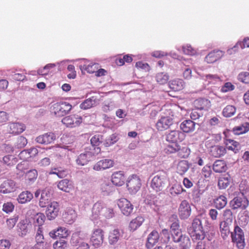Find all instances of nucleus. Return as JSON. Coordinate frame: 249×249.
<instances>
[{"label": "nucleus", "instance_id": "f257e3e1", "mask_svg": "<svg viewBox=\"0 0 249 249\" xmlns=\"http://www.w3.org/2000/svg\"><path fill=\"white\" fill-rule=\"evenodd\" d=\"M113 212L112 209L106 207L104 203L97 202L93 206L91 219L92 220L100 219L101 221L109 219L113 217Z\"/></svg>", "mask_w": 249, "mask_h": 249}, {"label": "nucleus", "instance_id": "f03ea898", "mask_svg": "<svg viewBox=\"0 0 249 249\" xmlns=\"http://www.w3.org/2000/svg\"><path fill=\"white\" fill-rule=\"evenodd\" d=\"M72 109V106L67 102H57L51 107V111L56 117H62L68 114Z\"/></svg>", "mask_w": 249, "mask_h": 249}, {"label": "nucleus", "instance_id": "7ed1b4c3", "mask_svg": "<svg viewBox=\"0 0 249 249\" xmlns=\"http://www.w3.org/2000/svg\"><path fill=\"white\" fill-rule=\"evenodd\" d=\"M141 186V179L138 176L133 174L127 178L126 187L130 194H135L140 189Z\"/></svg>", "mask_w": 249, "mask_h": 249}, {"label": "nucleus", "instance_id": "20e7f679", "mask_svg": "<svg viewBox=\"0 0 249 249\" xmlns=\"http://www.w3.org/2000/svg\"><path fill=\"white\" fill-rule=\"evenodd\" d=\"M86 235L81 232L72 234L71 242L73 246H78L76 249H89V244L85 241Z\"/></svg>", "mask_w": 249, "mask_h": 249}, {"label": "nucleus", "instance_id": "39448f33", "mask_svg": "<svg viewBox=\"0 0 249 249\" xmlns=\"http://www.w3.org/2000/svg\"><path fill=\"white\" fill-rule=\"evenodd\" d=\"M61 122L67 127L73 128L81 124L82 122V118L79 115L73 114L64 117Z\"/></svg>", "mask_w": 249, "mask_h": 249}, {"label": "nucleus", "instance_id": "423d86ee", "mask_svg": "<svg viewBox=\"0 0 249 249\" xmlns=\"http://www.w3.org/2000/svg\"><path fill=\"white\" fill-rule=\"evenodd\" d=\"M185 138L184 134L179 130H174L166 132V140L167 142L177 143L182 142Z\"/></svg>", "mask_w": 249, "mask_h": 249}, {"label": "nucleus", "instance_id": "0eeeda50", "mask_svg": "<svg viewBox=\"0 0 249 249\" xmlns=\"http://www.w3.org/2000/svg\"><path fill=\"white\" fill-rule=\"evenodd\" d=\"M234 234L232 235V241L236 243L239 249H243L245 247V239L242 229L238 226L234 228Z\"/></svg>", "mask_w": 249, "mask_h": 249}, {"label": "nucleus", "instance_id": "6e6552de", "mask_svg": "<svg viewBox=\"0 0 249 249\" xmlns=\"http://www.w3.org/2000/svg\"><path fill=\"white\" fill-rule=\"evenodd\" d=\"M117 204L124 215L128 216L132 213L133 205L127 199L124 198H121L118 200Z\"/></svg>", "mask_w": 249, "mask_h": 249}, {"label": "nucleus", "instance_id": "1a4fd4ad", "mask_svg": "<svg viewBox=\"0 0 249 249\" xmlns=\"http://www.w3.org/2000/svg\"><path fill=\"white\" fill-rule=\"evenodd\" d=\"M26 129L24 124L19 122H10L7 125L6 130L9 134L18 135L22 133Z\"/></svg>", "mask_w": 249, "mask_h": 249}, {"label": "nucleus", "instance_id": "9d476101", "mask_svg": "<svg viewBox=\"0 0 249 249\" xmlns=\"http://www.w3.org/2000/svg\"><path fill=\"white\" fill-rule=\"evenodd\" d=\"M46 216L48 219L51 220L56 217L59 211V205L56 201H52L47 205Z\"/></svg>", "mask_w": 249, "mask_h": 249}, {"label": "nucleus", "instance_id": "9b49d317", "mask_svg": "<svg viewBox=\"0 0 249 249\" xmlns=\"http://www.w3.org/2000/svg\"><path fill=\"white\" fill-rule=\"evenodd\" d=\"M104 240V233L103 231L100 229L95 230L92 234L90 238V242L92 246L95 248H98L101 246Z\"/></svg>", "mask_w": 249, "mask_h": 249}, {"label": "nucleus", "instance_id": "f8f14e48", "mask_svg": "<svg viewBox=\"0 0 249 249\" xmlns=\"http://www.w3.org/2000/svg\"><path fill=\"white\" fill-rule=\"evenodd\" d=\"M114 165V160L108 159H103L93 166V169L97 171H103L112 167Z\"/></svg>", "mask_w": 249, "mask_h": 249}, {"label": "nucleus", "instance_id": "ddd939ff", "mask_svg": "<svg viewBox=\"0 0 249 249\" xmlns=\"http://www.w3.org/2000/svg\"><path fill=\"white\" fill-rule=\"evenodd\" d=\"M56 139V136L52 132H47L37 136L35 141L41 144L47 145L52 143Z\"/></svg>", "mask_w": 249, "mask_h": 249}, {"label": "nucleus", "instance_id": "4468645a", "mask_svg": "<svg viewBox=\"0 0 249 249\" xmlns=\"http://www.w3.org/2000/svg\"><path fill=\"white\" fill-rule=\"evenodd\" d=\"M18 233L19 236L24 237L29 232L32 224L28 219L20 221L18 224Z\"/></svg>", "mask_w": 249, "mask_h": 249}, {"label": "nucleus", "instance_id": "2eb2a0df", "mask_svg": "<svg viewBox=\"0 0 249 249\" xmlns=\"http://www.w3.org/2000/svg\"><path fill=\"white\" fill-rule=\"evenodd\" d=\"M191 213V206L186 200L182 201L179 205L178 208V214L180 218L187 219Z\"/></svg>", "mask_w": 249, "mask_h": 249}, {"label": "nucleus", "instance_id": "dca6fc26", "mask_svg": "<svg viewBox=\"0 0 249 249\" xmlns=\"http://www.w3.org/2000/svg\"><path fill=\"white\" fill-rule=\"evenodd\" d=\"M17 187L14 180L8 179L4 181L0 185V192L3 194H9L15 192Z\"/></svg>", "mask_w": 249, "mask_h": 249}, {"label": "nucleus", "instance_id": "f3484780", "mask_svg": "<svg viewBox=\"0 0 249 249\" xmlns=\"http://www.w3.org/2000/svg\"><path fill=\"white\" fill-rule=\"evenodd\" d=\"M233 209L241 208L245 209L249 204L247 199L243 196H237L234 197L230 202Z\"/></svg>", "mask_w": 249, "mask_h": 249}, {"label": "nucleus", "instance_id": "a211bd4d", "mask_svg": "<svg viewBox=\"0 0 249 249\" xmlns=\"http://www.w3.org/2000/svg\"><path fill=\"white\" fill-rule=\"evenodd\" d=\"M64 221L69 224H72L77 217L76 213L73 209L71 208L67 209L62 215Z\"/></svg>", "mask_w": 249, "mask_h": 249}, {"label": "nucleus", "instance_id": "6ab92c4d", "mask_svg": "<svg viewBox=\"0 0 249 249\" xmlns=\"http://www.w3.org/2000/svg\"><path fill=\"white\" fill-rule=\"evenodd\" d=\"M51 193L49 189L42 190L40 198L39 200V205L41 207L44 208L51 202Z\"/></svg>", "mask_w": 249, "mask_h": 249}, {"label": "nucleus", "instance_id": "aec40b11", "mask_svg": "<svg viewBox=\"0 0 249 249\" xmlns=\"http://www.w3.org/2000/svg\"><path fill=\"white\" fill-rule=\"evenodd\" d=\"M94 160V156L89 151H86L81 153L76 159L77 164L84 166L87 164L89 161Z\"/></svg>", "mask_w": 249, "mask_h": 249}, {"label": "nucleus", "instance_id": "412c9836", "mask_svg": "<svg viewBox=\"0 0 249 249\" xmlns=\"http://www.w3.org/2000/svg\"><path fill=\"white\" fill-rule=\"evenodd\" d=\"M112 183L117 186H121L124 184L125 178L123 171H117L113 173L111 176Z\"/></svg>", "mask_w": 249, "mask_h": 249}, {"label": "nucleus", "instance_id": "4be33fe9", "mask_svg": "<svg viewBox=\"0 0 249 249\" xmlns=\"http://www.w3.org/2000/svg\"><path fill=\"white\" fill-rule=\"evenodd\" d=\"M38 153L37 149L33 147L29 149L23 150L19 154L18 156L20 159L23 160H29L37 155Z\"/></svg>", "mask_w": 249, "mask_h": 249}, {"label": "nucleus", "instance_id": "5701e85b", "mask_svg": "<svg viewBox=\"0 0 249 249\" xmlns=\"http://www.w3.org/2000/svg\"><path fill=\"white\" fill-rule=\"evenodd\" d=\"M224 53L220 50L213 51L210 52L205 58V61L208 63H213L220 59Z\"/></svg>", "mask_w": 249, "mask_h": 249}, {"label": "nucleus", "instance_id": "b1692460", "mask_svg": "<svg viewBox=\"0 0 249 249\" xmlns=\"http://www.w3.org/2000/svg\"><path fill=\"white\" fill-rule=\"evenodd\" d=\"M57 187L59 190L68 193L73 189V186L71 181L68 179H63L58 182Z\"/></svg>", "mask_w": 249, "mask_h": 249}, {"label": "nucleus", "instance_id": "393cba45", "mask_svg": "<svg viewBox=\"0 0 249 249\" xmlns=\"http://www.w3.org/2000/svg\"><path fill=\"white\" fill-rule=\"evenodd\" d=\"M170 88L175 91H180L185 87V82L180 79H175L170 81Z\"/></svg>", "mask_w": 249, "mask_h": 249}, {"label": "nucleus", "instance_id": "a878e982", "mask_svg": "<svg viewBox=\"0 0 249 249\" xmlns=\"http://www.w3.org/2000/svg\"><path fill=\"white\" fill-rule=\"evenodd\" d=\"M99 104L98 100L94 96L84 100L80 105V107L82 109H88Z\"/></svg>", "mask_w": 249, "mask_h": 249}, {"label": "nucleus", "instance_id": "bb28decb", "mask_svg": "<svg viewBox=\"0 0 249 249\" xmlns=\"http://www.w3.org/2000/svg\"><path fill=\"white\" fill-rule=\"evenodd\" d=\"M33 198V194L30 191H25L19 194L17 200L20 204H25L30 202Z\"/></svg>", "mask_w": 249, "mask_h": 249}, {"label": "nucleus", "instance_id": "cd10ccee", "mask_svg": "<svg viewBox=\"0 0 249 249\" xmlns=\"http://www.w3.org/2000/svg\"><path fill=\"white\" fill-rule=\"evenodd\" d=\"M196 123L190 120H186L180 125V129L186 133H190L195 129Z\"/></svg>", "mask_w": 249, "mask_h": 249}, {"label": "nucleus", "instance_id": "c85d7f7f", "mask_svg": "<svg viewBox=\"0 0 249 249\" xmlns=\"http://www.w3.org/2000/svg\"><path fill=\"white\" fill-rule=\"evenodd\" d=\"M172 124V120L167 117H162L157 123V128L160 131L167 129Z\"/></svg>", "mask_w": 249, "mask_h": 249}, {"label": "nucleus", "instance_id": "c756f323", "mask_svg": "<svg viewBox=\"0 0 249 249\" xmlns=\"http://www.w3.org/2000/svg\"><path fill=\"white\" fill-rule=\"evenodd\" d=\"M49 235L53 238L57 237L60 238H65L68 236L69 233L68 230L65 228L60 227L56 231H51L49 233Z\"/></svg>", "mask_w": 249, "mask_h": 249}, {"label": "nucleus", "instance_id": "7c9ffc66", "mask_svg": "<svg viewBox=\"0 0 249 249\" xmlns=\"http://www.w3.org/2000/svg\"><path fill=\"white\" fill-rule=\"evenodd\" d=\"M226 152V148L220 145H214L212 146L210 149L211 155L215 158H219L224 155Z\"/></svg>", "mask_w": 249, "mask_h": 249}, {"label": "nucleus", "instance_id": "2f4dec72", "mask_svg": "<svg viewBox=\"0 0 249 249\" xmlns=\"http://www.w3.org/2000/svg\"><path fill=\"white\" fill-rule=\"evenodd\" d=\"M85 64L80 65L79 68L80 70L83 71V70L86 71L89 73H93L95 72L98 69V65L96 63H89V62H85Z\"/></svg>", "mask_w": 249, "mask_h": 249}, {"label": "nucleus", "instance_id": "473e14b6", "mask_svg": "<svg viewBox=\"0 0 249 249\" xmlns=\"http://www.w3.org/2000/svg\"><path fill=\"white\" fill-rule=\"evenodd\" d=\"M121 236V233L118 229H114L109 233L108 242L110 245H115L117 243Z\"/></svg>", "mask_w": 249, "mask_h": 249}, {"label": "nucleus", "instance_id": "72a5a7b5", "mask_svg": "<svg viewBox=\"0 0 249 249\" xmlns=\"http://www.w3.org/2000/svg\"><path fill=\"white\" fill-rule=\"evenodd\" d=\"M225 144L228 149L233 151L235 153L238 152L241 149L239 143L231 139L226 140Z\"/></svg>", "mask_w": 249, "mask_h": 249}, {"label": "nucleus", "instance_id": "f704fd0d", "mask_svg": "<svg viewBox=\"0 0 249 249\" xmlns=\"http://www.w3.org/2000/svg\"><path fill=\"white\" fill-rule=\"evenodd\" d=\"M144 218L142 216H137L131 221L129 225V229L131 231L136 230L143 222Z\"/></svg>", "mask_w": 249, "mask_h": 249}, {"label": "nucleus", "instance_id": "c9c22d12", "mask_svg": "<svg viewBox=\"0 0 249 249\" xmlns=\"http://www.w3.org/2000/svg\"><path fill=\"white\" fill-rule=\"evenodd\" d=\"M220 231L221 236L226 239L230 234V229L229 224L226 221H222L220 224Z\"/></svg>", "mask_w": 249, "mask_h": 249}, {"label": "nucleus", "instance_id": "e433bc0d", "mask_svg": "<svg viewBox=\"0 0 249 249\" xmlns=\"http://www.w3.org/2000/svg\"><path fill=\"white\" fill-rule=\"evenodd\" d=\"M38 176V172L36 170L34 169L27 171L25 173V179L29 183H34Z\"/></svg>", "mask_w": 249, "mask_h": 249}, {"label": "nucleus", "instance_id": "4c0bfd02", "mask_svg": "<svg viewBox=\"0 0 249 249\" xmlns=\"http://www.w3.org/2000/svg\"><path fill=\"white\" fill-rule=\"evenodd\" d=\"M213 170L215 172L221 173L226 170V164L223 160H217L213 164Z\"/></svg>", "mask_w": 249, "mask_h": 249}, {"label": "nucleus", "instance_id": "58836bf2", "mask_svg": "<svg viewBox=\"0 0 249 249\" xmlns=\"http://www.w3.org/2000/svg\"><path fill=\"white\" fill-rule=\"evenodd\" d=\"M189 168L188 162L185 160H182L178 162L177 165V172L180 175H183Z\"/></svg>", "mask_w": 249, "mask_h": 249}, {"label": "nucleus", "instance_id": "ea45409f", "mask_svg": "<svg viewBox=\"0 0 249 249\" xmlns=\"http://www.w3.org/2000/svg\"><path fill=\"white\" fill-rule=\"evenodd\" d=\"M116 107V106L114 101L111 99L105 101L103 104L102 109L105 112H108L112 110Z\"/></svg>", "mask_w": 249, "mask_h": 249}, {"label": "nucleus", "instance_id": "a19ab883", "mask_svg": "<svg viewBox=\"0 0 249 249\" xmlns=\"http://www.w3.org/2000/svg\"><path fill=\"white\" fill-rule=\"evenodd\" d=\"M190 234L194 242L196 240L203 241L205 236L203 230L192 231Z\"/></svg>", "mask_w": 249, "mask_h": 249}, {"label": "nucleus", "instance_id": "79ce46f5", "mask_svg": "<svg viewBox=\"0 0 249 249\" xmlns=\"http://www.w3.org/2000/svg\"><path fill=\"white\" fill-rule=\"evenodd\" d=\"M249 130V123H246L244 124L235 127L233 129V131L235 134L240 135L245 133Z\"/></svg>", "mask_w": 249, "mask_h": 249}, {"label": "nucleus", "instance_id": "37998d69", "mask_svg": "<svg viewBox=\"0 0 249 249\" xmlns=\"http://www.w3.org/2000/svg\"><path fill=\"white\" fill-rule=\"evenodd\" d=\"M2 162L6 165L11 167L17 163L18 159L13 155H7L3 158Z\"/></svg>", "mask_w": 249, "mask_h": 249}, {"label": "nucleus", "instance_id": "c03bdc74", "mask_svg": "<svg viewBox=\"0 0 249 249\" xmlns=\"http://www.w3.org/2000/svg\"><path fill=\"white\" fill-rule=\"evenodd\" d=\"M195 105L196 108L202 110L209 107L210 102L207 99H199L195 101Z\"/></svg>", "mask_w": 249, "mask_h": 249}, {"label": "nucleus", "instance_id": "a18cd8bd", "mask_svg": "<svg viewBox=\"0 0 249 249\" xmlns=\"http://www.w3.org/2000/svg\"><path fill=\"white\" fill-rule=\"evenodd\" d=\"M156 244V232L152 231L147 237L146 247L147 249L152 248Z\"/></svg>", "mask_w": 249, "mask_h": 249}, {"label": "nucleus", "instance_id": "49530a36", "mask_svg": "<svg viewBox=\"0 0 249 249\" xmlns=\"http://www.w3.org/2000/svg\"><path fill=\"white\" fill-rule=\"evenodd\" d=\"M227 203L226 197L223 196H220L214 201V204L216 208L221 209L224 208Z\"/></svg>", "mask_w": 249, "mask_h": 249}, {"label": "nucleus", "instance_id": "de8ad7c7", "mask_svg": "<svg viewBox=\"0 0 249 249\" xmlns=\"http://www.w3.org/2000/svg\"><path fill=\"white\" fill-rule=\"evenodd\" d=\"M101 189L106 194H109L113 192L114 187L109 181H105L101 185Z\"/></svg>", "mask_w": 249, "mask_h": 249}, {"label": "nucleus", "instance_id": "09e8293b", "mask_svg": "<svg viewBox=\"0 0 249 249\" xmlns=\"http://www.w3.org/2000/svg\"><path fill=\"white\" fill-rule=\"evenodd\" d=\"M201 77L202 79L208 81L210 83L214 84L216 82L220 80V78L217 74H207L205 75H201Z\"/></svg>", "mask_w": 249, "mask_h": 249}, {"label": "nucleus", "instance_id": "8fccbe9b", "mask_svg": "<svg viewBox=\"0 0 249 249\" xmlns=\"http://www.w3.org/2000/svg\"><path fill=\"white\" fill-rule=\"evenodd\" d=\"M236 112V108L233 106L228 105L223 110V114L225 117H230L233 115Z\"/></svg>", "mask_w": 249, "mask_h": 249}, {"label": "nucleus", "instance_id": "3c124183", "mask_svg": "<svg viewBox=\"0 0 249 249\" xmlns=\"http://www.w3.org/2000/svg\"><path fill=\"white\" fill-rule=\"evenodd\" d=\"M180 247L181 249H189L191 247V241L189 237L187 236L184 235L180 239Z\"/></svg>", "mask_w": 249, "mask_h": 249}, {"label": "nucleus", "instance_id": "603ef678", "mask_svg": "<svg viewBox=\"0 0 249 249\" xmlns=\"http://www.w3.org/2000/svg\"><path fill=\"white\" fill-rule=\"evenodd\" d=\"M169 80V75L164 72H159L157 75V82L160 85H163L167 83Z\"/></svg>", "mask_w": 249, "mask_h": 249}, {"label": "nucleus", "instance_id": "864d4df0", "mask_svg": "<svg viewBox=\"0 0 249 249\" xmlns=\"http://www.w3.org/2000/svg\"><path fill=\"white\" fill-rule=\"evenodd\" d=\"M27 143V139L23 136H20L17 138L14 144V147L18 149L22 148L24 147Z\"/></svg>", "mask_w": 249, "mask_h": 249}, {"label": "nucleus", "instance_id": "5fc2aeb1", "mask_svg": "<svg viewBox=\"0 0 249 249\" xmlns=\"http://www.w3.org/2000/svg\"><path fill=\"white\" fill-rule=\"evenodd\" d=\"M119 140L118 135L116 134H113L106 139L105 145L106 147L110 146L115 143Z\"/></svg>", "mask_w": 249, "mask_h": 249}, {"label": "nucleus", "instance_id": "6e6d98bb", "mask_svg": "<svg viewBox=\"0 0 249 249\" xmlns=\"http://www.w3.org/2000/svg\"><path fill=\"white\" fill-rule=\"evenodd\" d=\"M55 66L54 64H48L43 68L39 69L37 71V73L41 75H46L49 73V70L54 68Z\"/></svg>", "mask_w": 249, "mask_h": 249}, {"label": "nucleus", "instance_id": "4d7b16f0", "mask_svg": "<svg viewBox=\"0 0 249 249\" xmlns=\"http://www.w3.org/2000/svg\"><path fill=\"white\" fill-rule=\"evenodd\" d=\"M191 228L193 230L192 231L203 230V227L201 220L197 218H195L193 221Z\"/></svg>", "mask_w": 249, "mask_h": 249}, {"label": "nucleus", "instance_id": "13d9d810", "mask_svg": "<svg viewBox=\"0 0 249 249\" xmlns=\"http://www.w3.org/2000/svg\"><path fill=\"white\" fill-rule=\"evenodd\" d=\"M182 192V187L179 184H175L170 189V194L174 196L180 194Z\"/></svg>", "mask_w": 249, "mask_h": 249}, {"label": "nucleus", "instance_id": "bf43d9fd", "mask_svg": "<svg viewBox=\"0 0 249 249\" xmlns=\"http://www.w3.org/2000/svg\"><path fill=\"white\" fill-rule=\"evenodd\" d=\"M45 216L42 213H37L35 215L34 220V222L36 223L39 226L42 225L45 220Z\"/></svg>", "mask_w": 249, "mask_h": 249}, {"label": "nucleus", "instance_id": "052dcab7", "mask_svg": "<svg viewBox=\"0 0 249 249\" xmlns=\"http://www.w3.org/2000/svg\"><path fill=\"white\" fill-rule=\"evenodd\" d=\"M145 202L146 204L149 205L151 208L155 209L156 207V200L155 195H147L145 199Z\"/></svg>", "mask_w": 249, "mask_h": 249}, {"label": "nucleus", "instance_id": "680f3d73", "mask_svg": "<svg viewBox=\"0 0 249 249\" xmlns=\"http://www.w3.org/2000/svg\"><path fill=\"white\" fill-rule=\"evenodd\" d=\"M238 79L244 83L249 84V72L244 71L240 73Z\"/></svg>", "mask_w": 249, "mask_h": 249}, {"label": "nucleus", "instance_id": "e2e57ef3", "mask_svg": "<svg viewBox=\"0 0 249 249\" xmlns=\"http://www.w3.org/2000/svg\"><path fill=\"white\" fill-rule=\"evenodd\" d=\"M230 184V180L228 178L222 177L218 180V186L220 189H225Z\"/></svg>", "mask_w": 249, "mask_h": 249}, {"label": "nucleus", "instance_id": "0e129e2a", "mask_svg": "<svg viewBox=\"0 0 249 249\" xmlns=\"http://www.w3.org/2000/svg\"><path fill=\"white\" fill-rule=\"evenodd\" d=\"M15 208L14 205L11 202H7L3 204L2 211L8 213L13 211Z\"/></svg>", "mask_w": 249, "mask_h": 249}, {"label": "nucleus", "instance_id": "69168bd1", "mask_svg": "<svg viewBox=\"0 0 249 249\" xmlns=\"http://www.w3.org/2000/svg\"><path fill=\"white\" fill-rule=\"evenodd\" d=\"M178 151L179 156L182 158H188L191 153L190 148L187 147H183L181 149L179 148Z\"/></svg>", "mask_w": 249, "mask_h": 249}, {"label": "nucleus", "instance_id": "338daca9", "mask_svg": "<svg viewBox=\"0 0 249 249\" xmlns=\"http://www.w3.org/2000/svg\"><path fill=\"white\" fill-rule=\"evenodd\" d=\"M51 244L47 242L36 244L33 246V249H50Z\"/></svg>", "mask_w": 249, "mask_h": 249}, {"label": "nucleus", "instance_id": "774afa93", "mask_svg": "<svg viewBox=\"0 0 249 249\" xmlns=\"http://www.w3.org/2000/svg\"><path fill=\"white\" fill-rule=\"evenodd\" d=\"M66 242L65 240L60 239L56 241L53 245L54 249H64L66 247Z\"/></svg>", "mask_w": 249, "mask_h": 249}]
</instances>
